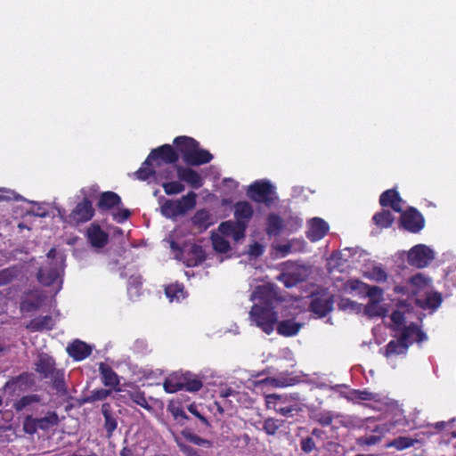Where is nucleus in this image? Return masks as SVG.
<instances>
[{"label": "nucleus", "mask_w": 456, "mask_h": 456, "mask_svg": "<svg viewBox=\"0 0 456 456\" xmlns=\"http://www.w3.org/2000/svg\"><path fill=\"white\" fill-rule=\"evenodd\" d=\"M249 300L253 303L248 313L250 325L268 335L276 329L280 335L285 336V322H278L284 309L278 288L271 283L258 285L250 294Z\"/></svg>", "instance_id": "obj_1"}, {"label": "nucleus", "mask_w": 456, "mask_h": 456, "mask_svg": "<svg viewBox=\"0 0 456 456\" xmlns=\"http://www.w3.org/2000/svg\"><path fill=\"white\" fill-rule=\"evenodd\" d=\"M63 269V255L51 248L38 270L37 281L45 287H52V291L56 294L61 289Z\"/></svg>", "instance_id": "obj_2"}, {"label": "nucleus", "mask_w": 456, "mask_h": 456, "mask_svg": "<svg viewBox=\"0 0 456 456\" xmlns=\"http://www.w3.org/2000/svg\"><path fill=\"white\" fill-rule=\"evenodd\" d=\"M253 216V208L248 201H239L234 205L235 221L223 222L218 231L226 236L232 237L235 242L245 237L248 223Z\"/></svg>", "instance_id": "obj_3"}, {"label": "nucleus", "mask_w": 456, "mask_h": 456, "mask_svg": "<svg viewBox=\"0 0 456 456\" xmlns=\"http://www.w3.org/2000/svg\"><path fill=\"white\" fill-rule=\"evenodd\" d=\"M183 160L188 166H200L212 160L213 155L200 147L199 142L191 137L178 136L174 140Z\"/></svg>", "instance_id": "obj_4"}, {"label": "nucleus", "mask_w": 456, "mask_h": 456, "mask_svg": "<svg viewBox=\"0 0 456 456\" xmlns=\"http://www.w3.org/2000/svg\"><path fill=\"white\" fill-rule=\"evenodd\" d=\"M413 337L417 343H422L428 339L426 333L416 323L411 322L403 327L397 340H391L387 343L385 346L384 355L389 358L392 355L406 354L410 345L413 342L410 339Z\"/></svg>", "instance_id": "obj_5"}, {"label": "nucleus", "mask_w": 456, "mask_h": 456, "mask_svg": "<svg viewBox=\"0 0 456 456\" xmlns=\"http://www.w3.org/2000/svg\"><path fill=\"white\" fill-rule=\"evenodd\" d=\"M165 243L168 244L175 258L183 259L188 266H195L205 260V252L201 246L191 242L181 244L175 234H169Z\"/></svg>", "instance_id": "obj_6"}, {"label": "nucleus", "mask_w": 456, "mask_h": 456, "mask_svg": "<svg viewBox=\"0 0 456 456\" xmlns=\"http://www.w3.org/2000/svg\"><path fill=\"white\" fill-rule=\"evenodd\" d=\"M196 193L191 191L178 200L161 199V214L167 218H175L184 215L196 205Z\"/></svg>", "instance_id": "obj_7"}, {"label": "nucleus", "mask_w": 456, "mask_h": 456, "mask_svg": "<svg viewBox=\"0 0 456 456\" xmlns=\"http://www.w3.org/2000/svg\"><path fill=\"white\" fill-rule=\"evenodd\" d=\"M170 165L171 164L161 163V167H157L156 162H152V164L149 166L142 164L139 170L134 173V175L141 181H146L151 178L158 183L162 180H171L175 175L174 167Z\"/></svg>", "instance_id": "obj_8"}, {"label": "nucleus", "mask_w": 456, "mask_h": 456, "mask_svg": "<svg viewBox=\"0 0 456 456\" xmlns=\"http://www.w3.org/2000/svg\"><path fill=\"white\" fill-rule=\"evenodd\" d=\"M248 196L254 201L270 206L277 200L275 188L265 180L256 181L248 186Z\"/></svg>", "instance_id": "obj_9"}, {"label": "nucleus", "mask_w": 456, "mask_h": 456, "mask_svg": "<svg viewBox=\"0 0 456 456\" xmlns=\"http://www.w3.org/2000/svg\"><path fill=\"white\" fill-rule=\"evenodd\" d=\"M309 309L319 317H325L333 310L334 297L327 289L313 292Z\"/></svg>", "instance_id": "obj_10"}, {"label": "nucleus", "mask_w": 456, "mask_h": 456, "mask_svg": "<svg viewBox=\"0 0 456 456\" xmlns=\"http://www.w3.org/2000/svg\"><path fill=\"white\" fill-rule=\"evenodd\" d=\"M435 258L434 251L424 244L412 247L407 256V262L416 268H425Z\"/></svg>", "instance_id": "obj_11"}, {"label": "nucleus", "mask_w": 456, "mask_h": 456, "mask_svg": "<svg viewBox=\"0 0 456 456\" xmlns=\"http://www.w3.org/2000/svg\"><path fill=\"white\" fill-rule=\"evenodd\" d=\"M400 223L404 230L411 233L419 232L425 226L424 216L413 207L401 212Z\"/></svg>", "instance_id": "obj_12"}, {"label": "nucleus", "mask_w": 456, "mask_h": 456, "mask_svg": "<svg viewBox=\"0 0 456 456\" xmlns=\"http://www.w3.org/2000/svg\"><path fill=\"white\" fill-rule=\"evenodd\" d=\"M178 156L169 144H164L151 151L145 161L144 166L151 165L156 162V167H160L163 164H174L177 161Z\"/></svg>", "instance_id": "obj_13"}, {"label": "nucleus", "mask_w": 456, "mask_h": 456, "mask_svg": "<svg viewBox=\"0 0 456 456\" xmlns=\"http://www.w3.org/2000/svg\"><path fill=\"white\" fill-rule=\"evenodd\" d=\"M312 273L311 266L298 262L287 261V288L305 281Z\"/></svg>", "instance_id": "obj_14"}, {"label": "nucleus", "mask_w": 456, "mask_h": 456, "mask_svg": "<svg viewBox=\"0 0 456 456\" xmlns=\"http://www.w3.org/2000/svg\"><path fill=\"white\" fill-rule=\"evenodd\" d=\"M330 231L329 224L321 217H313L307 222L305 235L311 242L323 239Z\"/></svg>", "instance_id": "obj_15"}, {"label": "nucleus", "mask_w": 456, "mask_h": 456, "mask_svg": "<svg viewBox=\"0 0 456 456\" xmlns=\"http://www.w3.org/2000/svg\"><path fill=\"white\" fill-rule=\"evenodd\" d=\"M93 216L94 208L92 203L87 200H84L76 206L65 220L69 224H77L89 221Z\"/></svg>", "instance_id": "obj_16"}, {"label": "nucleus", "mask_w": 456, "mask_h": 456, "mask_svg": "<svg viewBox=\"0 0 456 456\" xmlns=\"http://www.w3.org/2000/svg\"><path fill=\"white\" fill-rule=\"evenodd\" d=\"M122 278H128L127 292L131 298H135L141 294L142 284V276L132 268H126L120 273Z\"/></svg>", "instance_id": "obj_17"}, {"label": "nucleus", "mask_w": 456, "mask_h": 456, "mask_svg": "<svg viewBox=\"0 0 456 456\" xmlns=\"http://www.w3.org/2000/svg\"><path fill=\"white\" fill-rule=\"evenodd\" d=\"M35 364L37 372L45 379H53L59 370L55 368L54 360L46 354H39Z\"/></svg>", "instance_id": "obj_18"}, {"label": "nucleus", "mask_w": 456, "mask_h": 456, "mask_svg": "<svg viewBox=\"0 0 456 456\" xmlns=\"http://www.w3.org/2000/svg\"><path fill=\"white\" fill-rule=\"evenodd\" d=\"M175 167L181 182L188 183L194 189H199L203 185V177L197 171L182 166H175Z\"/></svg>", "instance_id": "obj_19"}, {"label": "nucleus", "mask_w": 456, "mask_h": 456, "mask_svg": "<svg viewBox=\"0 0 456 456\" xmlns=\"http://www.w3.org/2000/svg\"><path fill=\"white\" fill-rule=\"evenodd\" d=\"M86 238L93 248H101L107 244L109 236L98 224H92L86 230Z\"/></svg>", "instance_id": "obj_20"}, {"label": "nucleus", "mask_w": 456, "mask_h": 456, "mask_svg": "<svg viewBox=\"0 0 456 456\" xmlns=\"http://www.w3.org/2000/svg\"><path fill=\"white\" fill-rule=\"evenodd\" d=\"M403 200L399 192L395 189H389L381 193L379 204L383 208L390 207L395 212L401 213L403 210Z\"/></svg>", "instance_id": "obj_21"}, {"label": "nucleus", "mask_w": 456, "mask_h": 456, "mask_svg": "<svg viewBox=\"0 0 456 456\" xmlns=\"http://www.w3.org/2000/svg\"><path fill=\"white\" fill-rule=\"evenodd\" d=\"M67 352L76 361H82L92 353V347L81 340H75L67 346Z\"/></svg>", "instance_id": "obj_22"}, {"label": "nucleus", "mask_w": 456, "mask_h": 456, "mask_svg": "<svg viewBox=\"0 0 456 456\" xmlns=\"http://www.w3.org/2000/svg\"><path fill=\"white\" fill-rule=\"evenodd\" d=\"M442 296L438 292H426L424 298H416L415 304L424 310H436L442 304Z\"/></svg>", "instance_id": "obj_23"}, {"label": "nucleus", "mask_w": 456, "mask_h": 456, "mask_svg": "<svg viewBox=\"0 0 456 456\" xmlns=\"http://www.w3.org/2000/svg\"><path fill=\"white\" fill-rule=\"evenodd\" d=\"M44 295L39 290L28 293L21 303V310L25 312L35 311L40 307L44 301Z\"/></svg>", "instance_id": "obj_24"}, {"label": "nucleus", "mask_w": 456, "mask_h": 456, "mask_svg": "<svg viewBox=\"0 0 456 456\" xmlns=\"http://www.w3.org/2000/svg\"><path fill=\"white\" fill-rule=\"evenodd\" d=\"M99 370L104 386L116 387L119 384L118 376L109 365L101 362Z\"/></svg>", "instance_id": "obj_25"}, {"label": "nucleus", "mask_w": 456, "mask_h": 456, "mask_svg": "<svg viewBox=\"0 0 456 456\" xmlns=\"http://www.w3.org/2000/svg\"><path fill=\"white\" fill-rule=\"evenodd\" d=\"M54 326V322L52 316H39L31 320L26 326L30 331H38L43 330H52Z\"/></svg>", "instance_id": "obj_26"}, {"label": "nucleus", "mask_w": 456, "mask_h": 456, "mask_svg": "<svg viewBox=\"0 0 456 456\" xmlns=\"http://www.w3.org/2000/svg\"><path fill=\"white\" fill-rule=\"evenodd\" d=\"M183 389L188 392H197L203 387L200 378L191 372L182 374Z\"/></svg>", "instance_id": "obj_27"}, {"label": "nucleus", "mask_w": 456, "mask_h": 456, "mask_svg": "<svg viewBox=\"0 0 456 456\" xmlns=\"http://www.w3.org/2000/svg\"><path fill=\"white\" fill-rule=\"evenodd\" d=\"M166 296L170 302H181L186 297L184 287L180 283L170 284L166 288Z\"/></svg>", "instance_id": "obj_28"}, {"label": "nucleus", "mask_w": 456, "mask_h": 456, "mask_svg": "<svg viewBox=\"0 0 456 456\" xmlns=\"http://www.w3.org/2000/svg\"><path fill=\"white\" fill-rule=\"evenodd\" d=\"M228 239H232L231 236H226L218 231V233L212 235V244L214 249L220 253H226L230 250L231 246Z\"/></svg>", "instance_id": "obj_29"}, {"label": "nucleus", "mask_w": 456, "mask_h": 456, "mask_svg": "<svg viewBox=\"0 0 456 456\" xmlns=\"http://www.w3.org/2000/svg\"><path fill=\"white\" fill-rule=\"evenodd\" d=\"M394 216L389 210L382 209L376 213L373 217V223L379 228H388L394 223Z\"/></svg>", "instance_id": "obj_30"}, {"label": "nucleus", "mask_w": 456, "mask_h": 456, "mask_svg": "<svg viewBox=\"0 0 456 456\" xmlns=\"http://www.w3.org/2000/svg\"><path fill=\"white\" fill-rule=\"evenodd\" d=\"M121 202L120 197L112 191L103 192L99 200V208L102 209L111 208L118 206Z\"/></svg>", "instance_id": "obj_31"}, {"label": "nucleus", "mask_w": 456, "mask_h": 456, "mask_svg": "<svg viewBox=\"0 0 456 456\" xmlns=\"http://www.w3.org/2000/svg\"><path fill=\"white\" fill-rule=\"evenodd\" d=\"M416 442V439L408 436H399L388 442L386 444V447L395 448L397 451H403L413 446Z\"/></svg>", "instance_id": "obj_32"}, {"label": "nucleus", "mask_w": 456, "mask_h": 456, "mask_svg": "<svg viewBox=\"0 0 456 456\" xmlns=\"http://www.w3.org/2000/svg\"><path fill=\"white\" fill-rule=\"evenodd\" d=\"M164 389L167 393H175L183 389L182 374H174L169 376L163 384Z\"/></svg>", "instance_id": "obj_33"}, {"label": "nucleus", "mask_w": 456, "mask_h": 456, "mask_svg": "<svg viewBox=\"0 0 456 456\" xmlns=\"http://www.w3.org/2000/svg\"><path fill=\"white\" fill-rule=\"evenodd\" d=\"M378 300H369L364 307V314L369 317H383L386 314V310L382 307Z\"/></svg>", "instance_id": "obj_34"}, {"label": "nucleus", "mask_w": 456, "mask_h": 456, "mask_svg": "<svg viewBox=\"0 0 456 456\" xmlns=\"http://www.w3.org/2000/svg\"><path fill=\"white\" fill-rule=\"evenodd\" d=\"M283 227V220L275 214H271L267 219V232L269 235H277Z\"/></svg>", "instance_id": "obj_35"}, {"label": "nucleus", "mask_w": 456, "mask_h": 456, "mask_svg": "<svg viewBox=\"0 0 456 456\" xmlns=\"http://www.w3.org/2000/svg\"><path fill=\"white\" fill-rule=\"evenodd\" d=\"M307 243L304 238H293L287 240V254L304 253L306 250Z\"/></svg>", "instance_id": "obj_36"}, {"label": "nucleus", "mask_w": 456, "mask_h": 456, "mask_svg": "<svg viewBox=\"0 0 456 456\" xmlns=\"http://www.w3.org/2000/svg\"><path fill=\"white\" fill-rule=\"evenodd\" d=\"M265 403L268 409H273L274 411L284 414V402L283 398L276 394H270L265 396Z\"/></svg>", "instance_id": "obj_37"}, {"label": "nucleus", "mask_w": 456, "mask_h": 456, "mask_svg": "<svg viewBox=\"0 0 456 456\" xmlns=\"http://www.w3.org/2000/svg\"><path fill=\"white\" fill-rule=\"evenodd\" d=\"M346 398L353 403H358L359 401H370L374 399V394L367 390L353 389Z\"/></svg>", "instance_id": "obj_38"}, {"label": "nucleus", "mask_w": 456, "mask_h": 456, "mask_svg": "<svg viewBox=\"0 0 456 456\" xmlns=\"http://www.w3.org/2000/svg\"><path fill=\"white\" fill-rule=\"evenodd\" d=\"M38 428L47 430L57 425L59 418L55 412H48L45 417L37 419Z\"/></svg>", "instance_id": "obj_39"}, {"label": "nucleus", "mask_w": 456, "mask_h": 456, "mask_svg": "<svg viewBox=\"0 0 456 456\" xmlns=\"http://www.w3.org/2000/svg\"><path fill=\"white\" fill-rule=\"evenodd\" d=\"M19 274V270L15 266H11L0 270V287L12 282Z\"/></svg>", "instance_id": "obj_40"}, {"label": "nucleus", "mask_w": 456, "mask_h": 456, "mask_svg": "<svg viewBox=\"0 0 456 456\" xmlns=\"http://www.w3.org/2000/svg\"><path fill=\"white\" fill-rule=\"evenodd\" d=\"M41 401V398L38 395H28L21 397L14 403V408L16 411H20L34 403H37Z\"/></svg>", "instance_id": "obj_41"}, {"label": "nucleus", "mask_w": 456, "mask_h": 456, "mask_svg": "<svg viewBox=\"0 0 456 456\" xmlns=\"http://www.w3.org/2000/svg\"><path fill=\"white\" fill-rule=\"evenodd\" d=\"M192 223L200 229H207L211 224L210 215L206 210H199L192 217Z\"/></svg>", "instance_id": "obj_42"}, {"label": "nucleus", "mask_w": 456, "mask_h": 456, "mask_svg": "<svg viewBox=\"0 0 456 456\" xmlns=\"http://www.w3.org/2000/svg\"><path fill=\"white\" fill-rule=\"evenodd\" d=\"M429 279L421 273H417L410 279V284L414 288L412 293L416 294L419 289L428 286Z\"/></svg>", "instance_id": "obj_43"}, {"label": "nucleus", "mask_w": 456, "mask_h": 456, "mask_svg": "<svg viewBox=\"0 0 456 456\" xmlns=\"http://www.w3.org/2000/svg\"><path fill=\"white\" fill-rule=\"evenodd\" d=\"M162 187L167 195L178 194L185 189L181 181L165 182L162 183Z\"/></svg>", "instance_id": "obj_44"}, {"label": "nucleus", "mask_w": 456, "mask_h": 456, "mask_svg": "<svg viewBox=\"0 0 456 456\" xmlns=\"http://www.w3.org/2000/svg\"><path fill=\"white\" fill-rule=\"evenodd\" d=\"M303 225V219L297 215H287V232H297Z\"/></svg>", "instance_id": "obj_45"}, {"label": "nucleus", "mask_w": 456, "mask_h": 456, "mask_svg": "<svg viewBox=\"0 0 456 456\" xmlns=\"http://www.w3.org/2000/svg\"><path fill=\"white\" fill-rule=\"evenodd\" d=\"M110 395V390L108 389H96L91 392L89 395H87L85 399V403H94L96 401H101L107 398Z\"/></svg>", "instance_id": "obj_46"}, {"label": "nucleus", "mask_w": 456, "mask_h": 456, "mask_svg": "<svg viewBox=\"0 0 456 456\" xmlns=\"http://www.w3.org/2000/svg\"><path fill=\"white\" fill-rule=\"evenodd\" d=\"M366 289V294L370 297V300H383V289L377 286H370L364 284Z\"/></svg>", "instance_id": "obj_47"}, {"label": "nucleus", "mask_w": 456, "mask_h": 456, "mask_svg": "<svg viewBox=\"0 0 456 456\" xmlns=\"http://www.w3.org/2000/svg\"><path fill=\"white\" fill-rule=\"evenodd\" d=\"M23 429L27 434H35L39 429L37 419L28 416L23 421Z\"/></svg>", "instance_id": "obj_48"}, {"label": "nucleus", "mask_w": 456, "mask_h": 456, "mask_svg": "<svg viewBox=\"0 0 456 456\" xmlns=\"http://www.w3.org/2000/svg\"><path fill=\"white\" fill-rule=\"evenodd\" d=\"M281 425V420L268 419L265 421L264 429L268 435H274Z\"/></svg>", "instance_id": "obj_49"}, {"label": "nucleus", "mask_w": 456, "mask_h": 456, "mask_svg": "<svg viewBox=\"0 0 456 456\" xmlns=\"http://www.w3.org/2000/svg\"><path fill=\"white\" fill-rule=\"evenodd\" d=\"M130 216V211L128 209L117 208L112 212L113 219L118 223H122L126 221Z\"/></svg>", "instance_id": "obj_50"}, {"label": "nucleus", "mask_w": 456, "mask_h": 456, "mask_svg": "<svg viewBox=\"0 0 456 456\" xmlns=\"http://www.w3.org/2000/svg\"><path fill=\"white\" fill-rule=\"evenodd\" d=\"M134 352L138 354H145L150 351V346L146 339L138 338L134 341L133 346Z\"/></svg>", "instance_id": "obj_51"}, {"label": "nucleus", "mask_w": 456, "mask_h": 456, "mask_svg": "<svg viewBox=\"0 0 456 456\" xmlns=\"http://www.w3.org/2000/svg\"><path fill=\"white\" fill-rule=\"evenodd\" d=\"M371 278L378 282H385L387 280V273L381 267H374L371 271Z\"/></svg>", "instance_id": "obj_52"}, {"label": "nucleus", "mask_w": 456, "mask_h": 456, "mask_svg": "<svg viewBox=\"0 0 456 456\" xmlns=\"http://www.w3.org/2000/svg\"><path fill=\"white\" fill-rule=\"evenodd\" d=\"M301 450L305 453H310L313 452L314 449H315V444L312 437L307 436L305 438H303L300 443Z\"/></svg>", "instance_id": "obj_53"}, {"label": "nucleus", "mask_w": 456, "mask_h": 456, "mask_svg": "<svg viewBox=\"0 0 456 456\" xmlns=\"http://www.w3.org/2000/svg\"><path fill=\"white\" fill-rule=\"evenodd\" d=\"M132 401L145 409H150L148 402L143 394L136 392L131 395Z\"/></svg>", "instance_id": "obj_54"}, {"label": "nucleus", "mask_w": 456, "mask_h": 456, "mask_svg": "<svg viewBox=\"0 0 456 456\" xmlns=\"http://www.w3.org/2000/svg\"><path fill=\"white\" fill-rule=\"evenodd\" d=\"M390 319L397 326L403 325L405 322L404 313L400 310H395L391 314Z\"/></svg>", "instance_id": "obj_55"}, {"label": "nucleus", "mask_w": 456, "mask_h": 456, "mask_svg": "<svg viewBox=\"0 0 456 456\" xmlns=\"http://www.w3.org/2000/svg\"><path fill=\"white\" fill-rule=\"evenodd\" d=\"M379 441H380V436H367V437H361V438H359L357 440V444L359 445L370 446V445H374V444H378Z\"/></svg>", "instance_id": "obj_56"}, {"label": "nucleus", "mask_w": 456, "mask_h": 456, "mask_svg": "<svg viewBox=\"0 0 456 456\" xmlns=\"http://www.w3.org/2000/svg\"><path fill=\"white\" fill-rule=\"evenodd\" d=\"M302 324L287 320V337L295 336L301 329Z\"/></svg>", "instance_id": "obj_57"}, {"label": "nucleus", "mask_w": 456, "mask_h": 456, "mask_svg": "<svg viewBox=\"0 0 456 456\" xmlns=\"http://www.w3.org/2000/svg\"><path fill=\"white\" fill-rule=\"evenodd\" d=\"M64 373L61 370H58L56 376H53V386L58 391H62L64 389V381H63Z\"/></svg>", "instance_id": "obj_58"}, {"label": "nucleus", "mask_w": 456, "mask_h": 456, "mask_svg": "<svg viewBox=\"0 0 456 456\" xmlns=\"http://www.w3.org/2000/svg\"><path fill=\"white\" fill-rule=\"evenodd\" d=\"M105 429L108 433V436H111L113 431L117 428V420L111 416L105 418Z\"/></svg>", "instance_id": "obj_59"}, {"label": "nucleus", "mask_w": 456, "mask_h": 456, "mask_svg": "<svg viewBox=\"0 0 456 456\" xmlns=\"http://www.w3.org/2000/svg\"><path fill=\"white\" fill-rule=\"evenodd\" d=\"M394 427V424L389 422V423H383L381 425H378L373 432L379 434L377 436H380V438L387 432H389L391 430V428Z\"/></svg>", "instance_id": "obj_60"}, {"label": "nucleus", "mask_w": 456, "mask_h": 456, "mask_svg": "<svg viewBox=\"0 0 456 456\" xmlns=\"http://www.w3.org/2000/svg\"><path fill=\"white\" fill-rule=\"evenodd\" d=\"M316 420L322 426H330L332 423L333 417L330 412L320 413Z\"/></svg>", "instance_id": "obj_61"}, {"label": "nucleus", "mask_w": 456, "mask_h": 456, "mask_svg": "<svg viewBox=\"0 0 456 456\" xmlns=\"http://www.w3.org/2000/svg\"><path fill=\"white\" fill-rule=\"evenodd\" d=\"M355 306V302L350 300L349 298H342L338 303V307L340 309L346 310L347 308L354 309Z\"/></svg>", "instance_id": "obj_62"}, {"label": "nucleus", "mask_w": 456, "mask_h": 456, "mask_svg": "<svg viewBox=\"0 0 456 456\" xmlns=\"http://www.w3.org/2000/svg\"><path fill=\"white\" fill-rule=\"evenodd\" d=\"M248 253L251 256H258L262 255L263 248H262L261 245H259L258 243H254L253 245L250 246Z\"/></svg>", "instance_id": "obj_63"}, {"label": "nucleus", "mask_w": 456, "mask_h": 456, "mask_svg": "<svg viewBox=\"0 0 456 456\" xmlns=\"http://www.w3.org/2000/svg\"><path fill=\"white\" fill-rule=\"evenodd\" d=\"M188 410L191 413L195 415L199 419H200L204 424L208 425V422L205 417H203L198 411L195 405L191 404L188 407Z\"/></svg>", "instance_id": "obj_64"}]
</instances>
